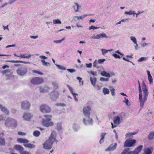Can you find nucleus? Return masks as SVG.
<instances>
[{"label":"nucleus","instance_id":"1","mask_svg":"<svg viewBox=\"0 0 154 154\" xmlns=\"http://www.w3.org/2000/svg\"><path fill=\"white\" fill-rule=\"evenodd\" d=\"M56 137V132L54 131H52L49 139L43 144V148L46 149H51L54 142L55 140Z\"/></svg>","mask_w":154,"mask_h":154},{"label":"nucleus","instance_id":"2","mask_svg":"<svg viewBox=\"0 0 154 154\" xmlns=\"http://www.w3.org/2000/svg\"><path fill=\"white\" fill-rule=\"evenodd\" d=\"M91 108L90 106H87L84 107L83 109V113L85 116L89 119L88 122L85 121L86 119H83V122L84 124L87 125H92L93 123V121L91 118L90 117V111L91 110Z\"/></svg>","mask_w":154,"mask_h":154},{"label":"nucleus","instance_id":"3","mask_svg":"<svg viewBox=\"0 0 154 154\" xmlns=\"http://www.w3.org/2000/svg\"><path fill=\"white\" fill-rule=\"evenodd\" d=\"M5 125L7 127L12 126L16 127L17 125V122L12 118L8 117L5 120Z\"/></svg>","mask_w":154,"mask_h":154},{"label":"nucleus","instance_id":"4","mask_svg":"<svg viewBox=\"0 0 154 154\" xmlns=\"http://www.w3.org/2000/svg\"><path fill=\"white\" fill-rule=\"evenodd\" d=\"M138 91L139 93V100L140 103V106L142 108L143 106L144 103L147 99L148 97H146V99L144 98V93H143V98H142V91L141 89L140 85L138 87Z\"/></svg>","mask_w":154,"mask_h":154},{"label":"nucleus","instance_id":"5","mask_svg":"<svg viewBox=\"0 0 154 154\" xmlns=\"http://www.w3.org/2000/svg\"><path fill=\"white\" fill-rule=\"evenodd\" d=\"M40 111L43 113H49L51 111V108L46 104H42L39 107Z\"/></svg>","mask_w":154,"mask_h":154},{"label":"nucleus","instance_id":"6","mask_svg":"<svg viewBox=\"0 0 154 154\" xmlns=\"http://www.w3.org/2000/svg\"><path fill=\"white\" fill-rule=\"evenodd\" d=\"M28 72V69L25 66H22L17 70V74L20 76H23L25 75Z\"/></svg>","mask_w":154,"mask_h":154},{"label":"nucleus","instance_id":"7","mask_svg":"<svg viewBox=\"0 0 154 154\" xmlns=\"http://www.w3.org/2000/svg\"><path fill=\"white\" fill-rule=\"evenodd\" d=\"M59 95V93L56 91H53L48 94L50 98L53 101H55L57 100Z\"/></svg>","mask_w":154,"mask_h":154},{"label":"nucleus","instance_id":"8","mask_svg":"<svg viewBox=\"0 0 154 154\" xmlns=\"http://www.w3.org/2000/svg\"><path fill=\"white\" fill-rule=\"evenodd\" d=\"M43 81V79L42 78L35 77L31 80L30 82L33 84L38 85L42 83Z\"/></svg>","mask_w":154,"mask_h":154},{"label":"nucleus","instance_id":"9","mask_svg":"<svg viewBox=\"0 0 154 154\" xmlns=\"http://www.w3.org/2000/svg\"><path fill=\"white\" fill-rule=\"evenodd\" d=\"M136 143V140H127L124 143V147H131Z\"/></svg>","mask_w":154,"mask_h":154},{"label":"nucleus","instance_id":"10","mask_svg":"<svg viewBox=\"0 0 154 154\" xmlns=\"http://www.w3.org/2000/svg\"><path fill=\"white\" fill-rule=\"evenodd\" d=\"M42 125L44 127H48L53 126L54 125V123L50 121L45 120V119H42Z\"/></svg>","mask_w":154,"mask_h":154},{"label":"nucleus","instance_id":"11","mask_svg":"<svg viewBox=\"0 0 154 154\" xmlns=\"http://www.w3.org/2000/svg\"><path fill=\"white\" fill-rule=\"evenodd\" d=\"M21 107L22 109H28L30 106V103L27 101L25 100L21 102Z\"/></svg>","mask_w":154,"mask_h":154},{"label":"nucleus","instance_id":"12","mask_svg":"<svg viewBox=\"0 0 154 154\" xmlns=\"http://www.w3.org/2000/svg\"><path fill=\"white\" fill-rule=\"evenodd\" d=\"M142 84L143 87V93H144V98L145 99L146 98V97H148V95L147 88L144 81L143 82Z\"/></svg>","mask_w":154,"mask_h":154},{"label":"nucleus","instance_id":"13","mask_svg":"<svg viewBox=\"0 0 154 154\" xmlns=\"http://www.w3.org/2000/svg\"><path fill=\"white\" fill-rule=\"evenodd\" d=\"M0 110L5 114L8 115H9V111L5 106L1 104H0Z\"/></svg>","mask_w":154,"mask_h":154},{"label":"nucleus","instance_id":"14","mask_svg":"<svg viewBox=\"0 0 154 154\" xmlns=\"http://www.w3.org/2000/svg\"><path fill=\"white\" fill-rule=\"evenodd\" d=\"M122 118V117L121 116V118L119 116L114 117L113 118V120L114 124H119L121 122Z\"/></svg>","mask_w":154,"mask_h":154},{"label":"nucleus","instance_id":"15","mask_svg":"<svg viewBox=\"0 0 154 154\" xmlns=\"http://www.w3.org/2000/svg\"><path fill=\"white\" fill-rule=\"evenodd\" d=\"M32 117V115L31 114L28 112L25 113L23 116L24 119L28 121H29Z\"/></svg>","mask_w":154,"mask_h":154},{"label":"nucleus","instance_id":"16","mask_svg":"<svg viewBox=\"0 0 154 154\" xmlns=\"http://www.w3.org/2000/svg\"><path fill=\"white\" fill-rule=\"evenodd\" d=\"M117 145V143H115L114 144H112L106 149L105 151H113L116 148Z\"/></svg>","mask_w":154,"mask_h":154},{"label":"nucleus","instance_id":"17","mask_svg":"<svg viewBox=\"0 0 154 154\" xmlns=\"http://www.w3.org/2000/svg\"><path fill=\"white\" fill-rule=\"evenodd\" d=\"M14 148L16 150L19 151L20 154L24 150L23 147L21 145L19 144H16L14 145Z\"/></svg>","mask_w":154,"mask_h":154},{"label":"nucleus","instance_id":"18","mask_svg":"<svg viewBox=\"0 0 154 154\" xmlns=\"http://www.w3.org/2000/svg\"><path fill=\"white\" fill-rule=\"evenodd\" d=\"M39 91L41 93H45L48 92L50 88L48 86H45L44 87L40 86L39 87Z\"/></svg>","mask_w":154,"mask_h":154},{"label":"nucleus","instance_id":"19","mask_svg":"<svg viewBox=\"0 0 154 154\" xmlns=\"http://www.w3.org/2000/svg\"><path fill=\"white\" fill-rule=\"evenodd\" d=\"M143 148V146L140 145L136 148L133 151V154H138L141 151Z\"/></svg>","mask_w":154,"mask_h":154},{"label":"nucleus","instance_id":"20","mask_svg":"<svg viewBox=\"0 0 154 154\" xmlns=\"http://www.w3.org/2000/svg\"><path fill=\"white\" fill-rule=\"evenodd\" d=\"M17 141L18 142L20 143H27L29 142L28 140L26 139L21 138H19L17 139Z\"/></svg>","mask_w":154,"mask_h":154},{"label":"nucleus","instance_id":"21","mask_svg":"<svg viewBox=\"0 0 154 154\" xmlns=\"http://www.w3.org/2000/svg\"><path fill=\"white\" fill-rule=\"evenodd\" d=\"M97 61V60H95L94 61L93 63V66L94 67H96L97 69H98V70L99 71H100V70L99 69V68H102L103 69V68L102 66H100L98 65Z\"/></svg>","mask_w":154,"mask_h":154},{"label":"nucleus","instance_id":"22","mask_svg":"<svg viewBox=\"0 0 154 154\" xmlns=\"http://www.w3.org/2000/svg\"><path fill=\"white\" fill-rule=\"evenodd\" d=\"M153 150L152 147H151L150 148H146L144 150V153L146 154H152V150Z\"/></svg>","mask_w":154,"mask_h":154},{"label":"nucleus","instance_id":"23","mask_svg":"<svg viewBox=\"0 0 154 154\" xmlns=\"http://www.w3.org/2000/svg\"><path fill=\"white\" fill-rule=\"evenodd\" d=\"M3 135L2 133H0V145L1 146H4L5 144L4 138L1 137Z\"/></svg>","mask_w":154,"mask_h":154},{"label":"nucleus","instance_id":"24","mask_svg":"<svg viewBox=\"0 0 154 154\" xmlns=\"http://www.w3.org/2000/svg\"><path fill=\"white\" fill-rule=\"evenodd\" d=\"M100 74L101 75L106 77L109 78L111 77V75L109 73L106 72L104 71H102L100 73Z\"/></svg>","mask_w":154,"mask_h":154},{"label":"nucleus","instance_id":"25","mask_svg":"<svg viewBox=\"0 0 154 154\" xmlns=\"http://www.w3.org/2000/svg\"><path fill=\"white\" fill-rule=\"evenodd\" d=\"M154 139V131L150 132L148 136V139L152 140Z\"/></svg>","mask_w":154,"mask_h":154},{"label":"nucleus","instance_id":"26","mask_svg":"<svg viewBox=\"0 0 154 154\" xmlns=\"http://www.w3.org/2000/svg\"><path fill=\"white\" fill-rule=\"evenodd\" d=\"M106 133H102L101 134V139L99 141V143L100 144L104 142V138L105 135L106 134Z\"/></svg>","mask_w":154,"mask_h":154},{"label":"nucleus","instance_id":"27","mask_svg":"<svg viewBox=\"0 0 154 154\" xmlns=\"http://www.w3.org/2000/svg\"><path fill=\"white\" fill-rule=\"evenodd\" d=\"M23 145L25 147L29 148H33L35 147V145L30 143H27V144H24Z\"/></svg>","mask_w":154,"mask_h":154},{"label":"nucleus","instance_id":"28","mask_svg":"<svg viewBox=\"0 0 154 154\" xmlns=\"http://www.w3.org/2000/svg\"><path fill=\"white\" fill-rule=\"evenodd\" d=\"M72 128L74 131H77L80 128L79 126L76 124H74L73 125Z\"/></svg>","mask_w":154,"mask_h":154},{"label":"nucleus","instance_id":"29","mask_svg":"<svg viewBox=\"0 0 154 154\" xmlns=\"http://www.w3.org/2000/svg\"><path fill=\"white\" fill-rule=\"evenodd\" d=\"M79 5L78 3H75V5L73 6V8L75 12L79 11Z\"/></svg>","mask_w":154,"mask_h":154},{"label":"nucleus","instance_id":"30","mask_svg":"<svg viewBox=\"0 0 154 154\" xmlns=\"http://www.w3.org/2000/svg\"><path fill=\"white\" fill-rule=\"evenodd\" d=\"M90 80L91 84L93 86H95L96 85V78H90Z\"/></svg>","mask_w":154,"mask_h":154},{"label":"nucleus","instance_id":"31","mask_svg":"<svg viewBox=\"0 0 154 154\" xmlns=\"http://www.w3.org/2000/svg\"><path fill=\"white\" fill-rule=\"evenodd\" d=\"M31 57V55L30 54H29L27 56H26L25 54H20L19 55V57H20L22 58H26L28 59L30 58Z\"/></svg>","mask_w":154,"mask_h":154},{"label":"nucleus","instance_id":"32","mask_svg":"<svg viewBox=\"0 0 154 154\" xmlns=\"http://www.w3.org/2000/svg\"><path fill=\"white\" fill-rule=\"evenodd\" d=\"M103 92L104 94L105 95L108 94L109 93V89L105 88H104L103 89Z\"/></svg>","mask_w":154,"mask_h":154},{"label":"nucleus","instance_id":"33","mask_svg":"<svg viewBox=\"0 0 154 154\" xmlns=\"http://www.w3.org/2000/svg\"><path fill=\"white\" fill-rule=\"evenodd\" d=\"M44 116L45 118V120H47L49 121L51 120V119L52 117L51 115H44Z\"/></svg>","mask_w":154,"mask_h":154},{"label":"nucleus","instance_id":"34","mask_svg":"<svg viewBox=\"0 0 154 154\" xmlns=\"http://www.w3.org/2000/svg\"><path fill=\"white\" fill-rule=\"evenodd\" d=\"M137 134V133L136 132H133L131 133L129 132L128 133L125 135L126 137H131L132 135H134Z\"/></svg>","mask_w":154,"mask_h":154},{"label":"nucleus","instance_id":"35","mask_svg":"<svg viewBox=\"0 0 154 154\" xmlns=\"http://www.w3.org/2000/svg\"><path fill=\"white\" fill-rule=\"evenodd\" d=\"M56 128L58 131H60L62 129V127L60 123H57Z\"/></svg>","mask_w":154,"mask_h":154},{"label":"nucleus","instance_id":"36","mask_svg":"<svg viewBox=\"0 0 154 154\" xmlns=\"http://www.w3.org/2000/svg\"><path fill=\"white\" fill-rule=\"evenodd\" d=\"M41 61L42 62V64L43 66H50V64L49 63L46 62L44 60H42Z\"/></svg>","mask_w":154,"mask_h":154},{"label":"nucleus","instance_id":"37","mask_svg":"<svg viewBox=\"0 0 154 154\" xmlns=\"http://www.w3.org/2000/svg\"><path fill=\"white\" fill-rule=\"evenodd\" d=\"M40 134V132L38 131H35L33 132V135L34 136L38 137Z\"/></svg>","mask_w":154,"mask_h":154},{"label":"nucleus","instance_id":"38","mask_svg":"<svg viewBox=\"0 0 154 154\" xmlns=\"http://www.w3.org/2000/svg\"><path fill=\"white\" fill-rule=\"evenodd\" d=\"M53 23L54 24H61V22L59 19H57L53 20Z\"/></svg>","mask_w":154,"mask_h":154},{"label":"nucleus","instance_id":"39","mask_svg":"<svg viewBox=\"0 0 154 154\" xmlns=\"http://www.w3.org/2000/svg\"><path fill=\"white\" fill-rule=\"evenodd\" d=\"M109 88H110V91L111 92L112 95V96H114L115 95V89L112 86H110Z\"/></svg>","mask_w":154,"mask_h":154},{"label":"nucleus","instance_id":"40","mask_svg":"<svg viewBox=\"0 0 154 154\" xmlns=\"http://www.w3.org/2000/svg\"><path fill=\"white\" fill-rule=\"evenodd\" d=\"M147 60V58L144 57H142L140 58L137 60L138 62H142L143 61H146Z\"/></svg>","mask_w":154,"mask_h":154},{"label":"nucleus","instance_id":"41","mask_svg":"<svg viewBox=\"0 0 154 154\" xmlns=\"http://www.w3.org/2000/svg\"><path fill=\"white\" fill-rule=\"evenodd\" d=\"M65 39V38H63L61 39L60 40H54L53 41V42L56 43H61Z\"/></svg>","mask_w":154,"mask_h":154},{"label":"nucleus","instance_id":"42","mask_svg":"<svg viewBox=\"0 0 154 154\" xmlns=\"http://www.w3.org/2000/svg\"><path fill=\"white\" fill-rule=\"evenodd\" d=\"M52 85L54 88L56 89L58 87V85L57 82H52Z\"/></svg>","mask_w":154,"mask_h":154},{"label":"nucleus","instance_id":"43","mask_svg":"<svg viewBox=\"0 0 154 154\" xmlns=\"http://www.w3.org/2000/svg\"><path fill=\"white\" fill-rule=\"evenodd\" d=\"M130 39L134 44H136L137 42L136 39L135 37L131 36L130 37Z\"/></svg>","mask_w":154,"mask_h":154},{"label":"nucleus","instance_id":"44","mask_svg":"<svg viewBox=\"0 0 154 154\" xmlns=\"http://www.w3.org/2000/svg\"><path fill=\"white\" fill-rule=\"evenodd\" d=\"M125 14H128L129 15H131V14H135V11H125Z\"/></svg>","mask_w":154,"mask_h":154},{"label":"nucleus","instance_id":"45","mask_svg":"<svg viewBox=\"0 0 154 154\" xmlns=\"http://www.w3.org/2000/svg\"><path fill=\"white\" fill-rule=\"evenodd\" d=\"M88 16L87 14H84L81 16H76L77 17V19L78 20H82V19L84 17H87Z\"/></svg>","mask_w":154,"mask_h":154},{"label":"nucleus","instance_id":"46","mask_svg":"<svg viewBox=\"0 0 154 154\" xmlns=\"http://www.w3.org/2000/svg\"><path fill=\"white\" fill-rule=\"evenodd\" d=\"M130 148H127L125 149L124 151L122 152L121 154H127V152L130 150Z\"/></svg>","mask_w":154,"mask_h":154},{"label":"nucleus","instance_id":"47","mask_svg":"<svg viewBox=\"0 0 154 154\" xmlns=\"http://www.w3.org/2000/svg\"><path fill=\"white\" fill-rule=\"evenodd\" d=\"M11 72V70L9 69H7L3 71H1V73L3 74H5Z\"/></svg>","mask_w":154,"mask_h":154},{"label":"nucleus","instance_id":"48","mask_svg":"<svg viewBox=\"0 0 154 154\" xmlns=\"http://www.w3.org/2000/svg\"><path fill=\"white\" fill-rule=\"evenodd\" d=\"M88 73H91L94 76H96L97 75V72L96 71H88Z\"/></svg>","mask_w":154,"mask_h":154},{"label":"nucleus","instance_id":"49","mask_svg":"<svg viewBox=\"0 0 154 154\" xmlns=\"http://www.w3.org/2000/svg\"><path fill=\"white\" fill-rule=\"evenodd\" d=\"M56 66H57V67H58V68L59 69H61L62 70H65L66 69L65 67H63L59 65H58V64H56Z\"/></svg>","mask_w":154,"mask_h":154},{"label":"nucleus","instance_id":"50","mask_svg":"<svg viewBox=\"0 0 154 154\" xmlns=\"http://www.w3.org/2000/svg\"><path fill=\"white\" fill-rule=\"evenodd\" d=\"M100 38H107V36L106 35V34L104 33H100L99 34Z\"/></svg>","mask_w":154,"mask_h":154},{"label":"nucleus","instance_id":"51","mask_svg":"<svg viewBox=\"0 0 154 154\" xmlns=\"http://www.w3.org/2000/svg\"><path fill=\"white\" fill-rule=\"evenodd\" d=\"M67 86L70 91V92L72 94L74 93L73 92V89L69 85H67Z\"/></svg>","mask_w":154,"mask_h":154},{"label":"nucleus","instance_id":"52","mask_svg":"<svg viewBox=\"0 0 154 154\" xmlns=\"http://www.w3.org/2000/svg\"><path fill=\"white\" fill-rule=\"evenodd\" d=\"M105 60V59H99L97 61L98 63L99 64H102Z\"/></svg>","mask_w":154,"mask_h":154},{"label":"nucleus","instance_id":"53","mask_svg":"<svg viewBox=\"0 0 154 154\" xmlns=\"http://www.w3.org/2000/svg\"><path fill=\"white\" fill-rule=\"evenodd\" d=\"M32 72L33 73H37L40 75H43V73L35 70H33Z\"/></svg>","mask_w":154,"mask_h":154},{"label":"nucleus","instance_id":"54","mask_svg":"<svg viewBox=\"0 0 154 154\" xmlns=\"http://www.w3.org/2000/svg\"><path fill=\"white\" fill-rule=\"evenodd\" d=\"M109 80L108 78H105L103 77H101L100 78V80L102 82L108 81Z\"/></svg>","mask_w":154,"mask_h":154},{"label":"nucleus","instance_id":"55","mask_svg":"<svg viewBox=\"0 0 154 154\" xmlns=\"http://www.w3.org/2000/svg\"><path fill=\"white\" fill-rule=\"evenodd\" d=\"M101 52H102V54L104 55L108 52V51L107 50L102 49H101Z\"/></svg>","mask_w":154,"mask_h":154},{"label":"nucleus","instance_id":"56","mask_svg":"<svg viewBox=\"0 0 154 154\" xmlns=\"http://www.w3.org/2000/svg\"><path fill=\"white\" fill-rule=\"evenodd\" d=\"M148 80L149 81L150 84H151L153 82V79L151 76L148 77Z\"/></svg>","mask_w":154,"mask_h":154},{"label":"nucleus","instance_id":"57","mask_svg":"<svg viewBox=\"0 0 154 154\" xmlns=\"http://www.w3.org/2000/svg\"><path fill=\"white\" fill-rule=\"evenodd\" d=\"M73 96V97H74L75 99V100L76 101H78V99L76 98V97L78 95L77 94L75 93H73L72 94Z\"/></svg>","mask_w":154,"mask_h":154},{"label":"nucleus","instance_id":"58","mask_svg":"<svg viewBox=\"0 0 154 154\" xmlns=\"http://www.w3.org/2000/svg\"><path fill=\"white\" fill-rule=\"evenodd\" d=\"M112 56H113L115 58L120 59L121 58L120 57L116 54H112Z\"/></svg>","mask_w":154,"mask_h":154},{"label":"nucleus","instance_id":"59","mask_svg":"<svg viewBox=\"0 0 154 154\" xmlns=\"http://www.w3.org/2000/svg\"><path fill=\"white\" fill-rule=\"evenodd\" d=\"M76 79L79 80V82H82V85H83L84 82L83 81H82V79L80 77H77L76 78Z\"/></svg>","mask_w":154,"mask_h":154},{"label":"nucleus","instance_id":"60","mask_svg":"<svg viewBox=\"0 0 154 154\" xmlns=\"http://www.w3.org/2000/svg\"><path fill=\"white\" fill-rule=\"evenodd\" d=\"M98 28L97 27H95L94 26H90L89 28V30H91L92 29H97Z\"/></svg>","mask_w":154,"mask_h":154},{"label":"nucleus","instance_id":"61","mask_svg":"<svg viewBox=\"0 0 154 154\" xmlns=\"http://www.w3.org/2000/svg\"><path fill=\"white\" fill-rule=\"evenodd\" d=\"M20 154H31V153L29 152L24 150Z\"/></svg>","mask_w":154,"mask_h":154},{"label":"nucleus","instance_id":"62","mask_svg":"<svg viewBox=\"0 0 154 154\" xmlns=\"http://www.w3.org/2000/svg\"><path fill=\"white\" fill-rule=\"evenodd\" d=\"M86 66L87 68H90L92 66V63H86Z\"/></svg>","mask_w":154,"mask_h":154},{"label":"nucleus","instance_id":"63","mask_svg":"<svg viewBox=\"0 0 154 154\" xmlns=\"http://www.w3.org/2000/svg\"><path fill=\"white\" fill-rule=\"evenodd\" d=\"M18 134L19 135L25 136L26 135V133H24L21 132H18Z\"/></svg>","mask_w":154,"mask_h":154},{"label":"nucleus","instance_id":"64","mask_svg":"<svg viewBox=\"0 0 154 154\" xmlns=\"http://www.w3.org/2000/svg\"><path fill=\"white\" fill-rule=\"evenodd\" d=\"M67 70L70 72H75V70L74 69H67Z\"/></svg>","mask_w":154,"mask_h":154}]
</instances>
